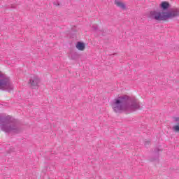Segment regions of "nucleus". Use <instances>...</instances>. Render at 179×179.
<instances>
[{
    "label": "nucleus",
    "mask_w": 179,
    "mask_h": 179,
    "mask_svg": "<svg viewBox=\"0 0 179 179\" xmlns=\"http://www.w3.org/2000/svg\"><path fill=\"white\" fill-rule=\"evenodd\" d=\"M113 109L115 113H121V111L132 113V111L141 110V104L135 99L129 101V96L124 95L115 99V102L113 103Z\"/></svg>",
    "instance_id": "1"
},
{
    "label": "nucleus",
    "mask_w": 179,
    "mask_h": 179,
    "mask_svg": "<svg viewBox=\"0 0 179 179\" xmlns=\"http://www.w3.org/2000/svg\"><path fill=\"white\" fill-rule=\"evenodd\" d=\"M179 9L173 8L168 12L166 11H150L148 17L151 20H157V22L169 20V19H174V17H178Z\"/></svg>",
    "instance_id": "2"
},
{
    "label": "nucleus",
    "mask_w": 179,
    "mask_h": 179,
    "mask_svg": "<svg viewBox=\"0 0 179 179\" xmlns=\"http://www.w3.org/2000/svg\"><path fill=\"white\" fill-rule=\"evenodd\" d=\"M0 90H7V92H12L13 90V85L10 83V79L8 77H3L0 73Z\"/></svg>",
    "instance_id": "3"
},
{
    "label": "nucleus",
    "mask_w": 179,
    "mask_h": 179,
    "mask_svg": "<svg viewBox=\"0 0 179 179\" xmlns=\"http://www.w3.org/2000/svg\"><path fill=\"white\" fill-rule=\"evenodd\" d=\"M1 129L4 132H14L17 134L19 132V129L13 123H5L1 124Z\"/></svg>",
    "instance_id": "4"
},
{
    "label": "nucleus",
    "mask_w": 179,
    "mask_h": 179,
    "mask_svg": "<svg viewBox=\"0 0 179 179\" xmlns=\"http://www.w3.org/2000/svg\"><path fill=\"white\" fill-rule=\"evenodd\" d=\"M40 79L36 76H33L31 77L29 83L31 85V87H34L38 85Z\"/></svg>",
    "instance_id": "5"
},
{
    "label": "nucleus",
    "mask_w": 179,
    "mask_h": 179,
    "mask_svg": "<svg viewBox=\"0 0 179 179\" xmlns=\"http://www.w3.org/2000/svg\"><path fill=\"white\" fill-rule=\"evenodd\" d=\"M160 8L162 9H163V10H167V9H169L170 8V3H169L167 1H163L160 4Z\"/></svg>",
    "instance_id": "6"
},
{
    "label": "nucleus",
    "mask_w": 179,
    "mask_h": 179,
    "mask_svg": "<svg viewBox=\"0 0 179 179\" xmlns=\"http://www.w3.org/2000/svg\"><path fill=\"white\" fill-rule=\"evenodd\" d=\"M76 48L78 49L79 51H84L86 46H85V43L82 42H78L76 44Z\"/></svg>",
    "instance_id": "7"
},
{
    "label": "nucleus",
    "mask_w": 179,
    "mask_h": 179,
    "mask_svg": "<svg viewBox=\"0 0 179 179\" xmlns=\"http://www.w3.org/2000/svg\"><path fill=\"white\" fill-rule=\"evenodd\" d=\"M115 5L118 6L119 8H121L122 9H125V4L118 0L115 1Z\"/></svg>",
    "instance_id": "8"
},
{
    "label": "nucleus",
    "mask_w": 179,
    "mask_h": 179,
    "mask_svg": "<svg viewBox=\"0 0 179 179\" xmlns=\"http://www.w3.org/2000/svg\"><path fill=\"white\" fill-rule=\"evenodd\" d=\"M173 129L175 132H179V124L173 126Z\"/></svg>",
    "instance_id": "9"
},
{
    "label": "nucleus",
    "mask_w": 179,
    "mask_h": 179,
    "mask_svg": "<svg viewBox=\"0 0 179 179\" xmlns=\"http://www.w3.org/2000/svg\"><path fill=\"white\" fill-rule=\"evenodd\" d=\"M174 121L175 122H179V117H175Z\"/></svg>",
    "instance_id": "10"
},
{
    "label": "nucleus",
    "mask_w": 179,
    "mask_h": 179,
    "mask_svg": "<svg viewBox=\"0 0 179 179\" xmlns=\"http://www.w3.org/2000/svg\"><path fill=\"white\" fill-rule=\"evenodd\" d=\"M4 122H6V119H4Z\"/></svg>",
    "instance_id": "11"
},
{
    "label": "nucleus",
    "mask_w": 179,
    "mask_h": 179,
    "mask_svg": "<svg viewBox=\"0 0 179 179\" xmlns=\"http://www.w3.org/2000/svg\"><path fill=\"white\" fill-rule=\"evenodd\" d=\"M147 143H149V141H147Z\"/></svg>",
    "instance_id": "12"
},
{
    "label": "nucleus",
    "mask_w": 179,
    "mask_h": 179,
    "mask_svg": "<svg viewBox=\"0 0 179 179\" xmlns=\"http://www.w3.org/2000/svg\"><path fill=\"white\" fill-rule=\"evenodd\" d=\"M0 121H1V118H0Z\"/></svg>",
    "instance_id": "13"
}]
</instances>
